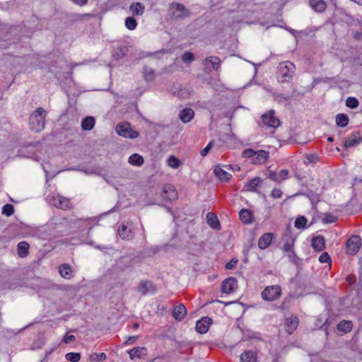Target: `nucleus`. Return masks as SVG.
I'll use <instances>...</instances> for the list:
<instances>
[{"mask_svg":"<svg viewBox=\"0 0 362 362\" xmlns=\"http://www.w3.org/2000/svg\"><path fill=\"white\" fill-rule=\"evenodd\" d=\"M46 112L42 107H38L30 117V128L31 130L39 132L45 125Z\"/></svg>","mask_w":362,"mask_h":362,"instance_id":"nucleus-1","label":"nucleus"},{"mask_svg":"<svg viewBox=\"0 0 362 362\" xmlns=\"http://www.w3.org/2000/svg\"><path fill=\"white\" fill-rule=\"evenodd\" d=\"M296 70L295 65L291 62H283L279 65V81L289 82L292 80Z\"/></svg>","mask_w":362,"mask_h":362,"instance_id":"nucleus-2","label":"nucleus"},{"mask_svg":"<svg viewBox=\"0 0 362 362\" xmlns=\"http://www.w3.org/2000/svg\"><path fill=\"white\" fill-rule=\"evenodd\" d=\"M118 135L127 139H136L139 136V132L132 129L129 122H122L115 127Z\"/></svg>","mask_w":362,"mask_h":362,"instance_id":"nucleus-3","label":"nucleus"},{"mask_svg":"<svg viewBox=\"0 0 362 362\" xmlns=\"http://www.w3.org/2000/svg\"><path fill=\"white\" fill-rule=\"evenodd\" d=\"M281 288L279 285L266 287L262 292V298L266 301H274L280 298Z\"/></svg>","mask_w":362,"mask_h":362,"instance_id":"nucleus-4","label":"nucleus"},{"mask_svg":"<svg viewBox=\"0 0 362 362\" xmlns=\"http://www.w3.org/2000/svg\"><path fill=\"white\" fill-rule=\"evenodd\" d=\"M361 245V240L359 235H352L346 243L347 253L350 255L356 254Z\"/></svg>","mask_w":362,"mask_h":362,"instance_id":"nucleus-5","label":"nucleus"},{"mask_svg":"<svg viewBox=\"0 0 362 362\" xmlns=\"http://www.w3.org/2000/svg\"><path fill=\"white\" fill-rule=\"evenodd\" d=\"M262 119L264 124L269 127L276 128L280 125V120L274 116V110H269L267 113L264 114L262 116Z\"/></svg>","mask_w":362,"mask_h":362,"instance_id":"nucleus-6","label":"nucleus"},{"mask_svg":"<svg viewBox=\"0 0 362 362\" xmlns=\"http://www.w3.org/2000/svg\"><path fill=\"white\" fill-rule=\"evenodd\" d=\"M237 288V280L233 277H230L224 280L221 285L222 292L227 294L233 293Z\"/></svg>","mask_w":362,"mask_h":362,"instance_id":"nucleus-7","label":"nucleus"},{"mask_svg":"<svg viewBox=\"0 0 362 362\" xmlns=\"http://www.w3.org/2000/svg\"><path fill=\"white\" fill-rule=\"evenodd\" d=\"M171 8L174 10L173 16V18H184L189 16V11L181 4H173Z\"/></svg>","mask_w":362,"mask_h":362,"instance_id":"nucleus-8","label":"nucleus"},{"mask_svg":"<svg viewBox=\"0 0 362 362\" xmlns=\"http://www.w3.org/2000/svg\"><path fill=\"white\" fill-rule=\"evenodd\" d=\"M177 197L175 188L172 185H165L162 192V197L167 201H173Z\"/></svg>","mask_w":362,"mask_h":362,"instance_id":"nucleus-9","label":"nucleus"},{"mask_svg":"<svg viewBox=\"0 0 362 362\" xmlns=\"http://www.w3.org/2000/svg\"><path fill=\"white\" fill-rule=\"evenodd\" d=\"M138 291L144 296L150 293H154L155 288L151 282L141 281L138 286Z\"/></svg>","mask_w":362,"mask_h":362,"instance_id":"nucleus-10","label":"nucleus"},{"mask_svg":"<svg viewBox=\"0 0 362 362\" xmlns=\"http://www.w3.org/2000/svg\"><path fill=\"white\" fill-rule=\"evenodd\" d=\"M211 319L205 317L198 320L196 324V330L201 334L206 333L209 327Z\"/></svg>","mask_w":362,"mask_h":362,"instance_id":"nucleus-11","label":"nucleus"},{"mask_svg":"<svg viewBox=\"0 0 362 362\" xmlns=\"http://www.w3.org/2000/svg\"><path fill=\"white\" fill-rule=\"evenodd\" d=\"M298 318L297 317H288L285 320V327L286 332L291 334H292L298 327Z\"/></svg>","mask_w":362,"mask_h":362,"instance_id":"nucleus-12","label":"nucleus"},{"mask_svg":"<svg viewBox=\"0 0 362 362\" xmlns=\"http://www.w3.org/2000/svg\"><path fill=\"white\" fill-rule=\"evenodd\" d=\"M117 231L119 237L124 240H129L133 238L132 230L128 229L127 226L124 223L118 228Z\"/></svg>","mask_w":362,"mask_h":362,"instance_id":"nucleus-13","label":"nucleus"},{"mask_svg":"<svg viewBox=\"0 0 362 362\" xmlns=\"http://www.w3.org/2000/svg\"><path fill=\"white\" fill-rule=\"evenodd\" d=\"M187 314V309L183 304L175 306L173 310V316L175 320L181 321Z\"/></svg>","mask_w":362,"mask_h":362,"instance_id":"nucleus-14","label":"nucleus"},{"mask_svg":"<svg viewBox=\"0 0 362 362\" xmlns=\"http://www.w3.org/2000/svg\"><path fill=\"white\" fill-rule=\"evenodd\" d=\"M269 158V152L264 150H259L256 151L252 163L254 164H262L265 163Z\"/></svg>","mask_w":362,"mask_h":362,"instance_id":"nucleus-15","label":"nucleus"},{"mask_svg":"<svg viewBox=\"0 0 362 362\" xmlns=\"http://www.w3.org/2000/svg\"><path fill=\"white\" fill-rule=\"evenodd\" d=\"M194 116V112L191 108H185L180 112L179 117L184 123L190 122Z\"/></svg>","mask_w":362,"mask_h":362,"instance_id":"nucleus-16","label":"nucleus"},{"mask_svg":"<svg viewBox=\"0 0 362 362\" xmlns=\"http://www.w3.org/2000/svg\"><path fill=\"white\" fill-rule=\"evenodd\" d=\"M272 240V233H264V235H262L258 241V246H259V249L264 250V249L267 248L270 245Z\"/></svg>","mask_w":362,"mask_h":362,"instance_id":"nucleus-17","label":"nucleus"},{"mask_svg":"<svg viewBox=\"0 0 362 362\" xmlns=\"http://www.w3.org/2000/svg\"><path fill=\"white\" fill-rule=\"evenodd\" d=\"M206 222L213 229H221V224L218 217L214 213L209 212L206 214Z\"/></svg>","mask_w":362,"mask_h":362,"instance_id":"nucleus-18","label":"nucleus"},{"mask_svg":"<svg viewBox=\"0 0 362 362\" xmlns=\"http://www.w3.org/2000/svg\"><path fill=\"white\" fill-rule=\"evenodd\" d=\"M240 362H257V356L252 351H245L240 356Z\"/></svg>","mask_w":362,"mask_h":362,"instance_id":"nucleus-19","label":"nucleus"},{"mask_svg":"<svg viewBox=\"0 0 362 362\" xmlns=\"http://www.w3.org/2000/svg\"><path fill=\"white\" fill-rule=\"evenodd\" d=\"M130 358H141L146 355V349L144 347H135L129 351Z\"/></svg>","mask_w":362,"mask_h":362,"instance_id":"nucleus-20","label":"nucleus"},{"mask_svg":"<svg viewBox=\"0 0 362 362\" xmlns=\"http://www.w3.org/2000/svg\"><path fill=\"white\" fill-rule=\"evenodd\" d=\"M59 272L60 275L66 279H70L72 278V268L69 264H62L59 267Z\"/></svg>","mask_w":362,"mask_h":362,"instance_id":"nucleus-21","label":"nucleus"},{"mask_svg":"<svg viewBox=\"0 0 362 362\" xmlns=\"http://www.w3.org/2000/svg\"><path fill=\"white\" fill-rule=\"evenodd\" d=\"M362 141V137H361L359 132H356L353 133L345 141L344 146L346 148L351 147L358 144Z\"/></svg>","mask_w":362,"mask_h":362,"instance_id":"nucleus-22","label":"nucleus"},{"mask_svg":"<svg viewBox=\"0 0 362 362\" xmlns=\"http://www.w3.org/2000/svg\"><path fill=\"white\" fill-rule=\"evenodd\" d=\"M284 245H283V250L284 252H292L294 253L293 248L294 245L295 239L290 235H286L284 237Z\"/></svg>","mask_w":362,"mask_h":362,"instance_id":"nucleus-23","label":"nucleus"},{"mask_svg":"<svg viewBox=\"0 0 362 362\" xmlns=\"http://www.w3.org/2000/svg\"><path fill=\"white\" fill-rule=\"evenodd\" d=\"M310 6L316 12H323L327 8V4L323 0H310Z\"/></svg>","mask_w":362,"mask_h":362,"instance_id":"nucleus-24","label":"nucleus"},{"mask_svg":"<svg viewBox=\"0 0 362 362\" xmlns=\"http://www.w3.org/2000/svg\"><path fill=\"white\" fill-rule=\"evenodd\" d=\"M210 63L214 70L219 69L221 66V59L218 57H209L206 58L202 64L204 66L208 67V64Z\"/></svg>","mask_w":362,"mask_h":362,"instance_id":"nucleus-25","label":"nucleus"},{"mask_svg":"<svg viewBox=\"0 0 362 362\" xmlns=\"http://www.w3.org/2000/svg\"><path fill=\"white\" fill-rule=\"evenodd\" d=\"M312 247L317 252H321L325 248V239L322 236H317L312 240Z\"/></svg>","mask_w":362,"mask_h":362,"instance_id":"nucleus-26","label":"nucleus"},{"mask_svg":"<svg viewBox=\"0 0 362 362\" xmlns=\"http://www.w3.org/2000/svg\"><path fill=\"white\" fill-rule=\"evenodd\" d=\"M214 174L221 181H228L231 177V175L221 168L220 166H216Z\"/></svg>","mask_w":362,"mask_h":362,"instance_id":"nucleus-27","label":"nucleus"},{"mask_svg":"<svg viewBox=\"0 0 362 362\" xmlns=\"http://www.w3.org/2000/svg\"><path fill=\"white\" fill-rule=\"evenodd\" d=\"M29 244L25 241L20 242L17 245L18 255L24 258L28 255Z\"/></svg>","mask_w":362,"mask_h":362,"instance_id":"nucleus-28","label":"nucleus"},{"mask_svg":"<svg viewBox=\"0 0 362 362\" xmlns=\"http://www.w3.org/2000/svg\"><path fill=\"white\" fill-rule=\"evenodd\" d=\"M239 216L242 222L245 224L251 223L252 222V214L247 209L240 210Z\"/></svg>","mask_w":362,"mask_h":362,"instance_id":"nucleus-29","label":"nucleus"},{"mask_svg":"<svg viewBox=\"0 0 362 362\" xmlns=\"http://www.w3.org/2000/svg\"><path fill=\"white\" fill-rule=\"evenodd\" d=\"M129 10L134 16H141L144 12V6L136 2L131 4Z\"/></svg>","mask_w":362,"mask_h":362,"instance_id":"nucleus-30","label":"nucleus"},{"mask_svg":"<svg viewBox=\"0 0 362 362\" xmlns=\"http://www.w3.org/2000/svg\"><path fill=\"white\" fill-rule=\"evenodd\" d=\"M144 162V158L138 153H134L129 158V163L133 165L141 166Z\"/></svg>","mask_w":362,"mask_h":362,"instance_id":"nucleus-31","label":"nucleus"},{"mask_svg":"<svg viewBox=\"0 0 362 362\" xmlns=\"http://www.w3.org/2000/svg\"><path fill=\"white\" fill-rule=\"evenodd\" d=\"M95 119L93 117H86L81 123V127L83 130H91L95 125Z\"/></svg>","mask_w":362,"mask_h":362,"instance_id":"nucleus-32","label":"nucleus"},{"mask_svg":"<svg viewBox=\"0 0 362 362\" xmlns=\"http://www.w3.org/2000/svg\"><path fill=\"white\" fill-rule=\"evenodd\" d=\"M143 74L144 79L148 81H153L156 77V73L154 70L148 66H144L143 69Z\"/></svg>","mask_w":362,"mask_h":362,"instance_id":"nucleus-33","label":"nucleus"},{"mask_svg":"<svg viewBox=\"0 0 362 362\" xmlns=\"http://www.w3.org/2000/svg\"><path fill=\"white\" fill-rule=\"evenodd\" d=\"M261 181V179L258 177H256L254 179L251 180L245 185L247 190L252 192L255 191L256 187L259 185Z\"/></svg>","mask_w":362,"mask_h":362,"instance_id":"nucleus-34","label":"nucleus"},{"mask_svg":"<svg viewBox=\"0 0 362 362\" xmlns=\"http://www.w3.org/2000/svg\"><path fill=\"white\" fill-rule=\"evenodd\" d=\"M337 329L345 333L349 332L352 329V322L351 321L342 320L338 324Z\"/></svg>","mask_w":362,"mask_h":362,"instance_id":"nucleus-35","label":"nucleus"},{"mask_svg":"<svg viewBox=\"0 0 362 362\" xmlns=\"http://www.w3.org/2000/svg\"><path fill=\"white\" fill-rule=\"evenodd\" d=\"M336 122L337 125L344 127L349 123V117L344 114H338L336 117Z\"/></svg>","mask_w":362,"mask_h":362,"instance_id":"nucleus-36","label":"nucleus"},{"mask_svg":"<svg viewBox=\"0 0 362 362\" xmlns=\"http://www.w3.org/2000/svg\"><path fill=\"white\" fill-rule=\"evenodd\" d=\"M169 167L177 169L181 165L180 160L174 156H170L167 160Z\"/></svg>","mask_w":362,"mask_h":362,"instance_id":"nucleus-37","label":"nucleus"},{"mask_svg":"<svg viewBox=\"0 0 362 362\" xmlns=\"http://www.w3.org/2000/svg\"><path fill=\"white\" fill-rule=\"evenodd\" d=\"M107 358L105 353H94L89 356V360L91 362H102Z\"/></svg>","mask_w":362,"mask_h":362,"instance_id":"nucleus-38","label":"nucleus"},{"mask_svg":"<svg viewBox=\"0 0 362 362\" xmlns=\"http://www.w3.org/2000/svg\"><path fill=\"white\" fill-rule=\"evenodd\" d=\"M59 203V207L61 209L66 210L71 208V204L69 202V199L61 196L60 201L58 202Z\"/></svg>","mask_w":362,"mask_h":362,"instance_id":"nucleus-39","label":"nucleus"},{"mask_svg":"<svg viewBox=\"0 0 362 362\" xmlns=\"http://www.w3.org/2000/svg\"><path fill=\"white\" fill-rule=\"evenodd\" d=\"M307 218L305 216H299L296 219L294 226L298 229H304L305 228Z\"/></svg>","mask_w":362,"mask_h":362,"instance_id":"nucleus-40","label":"nucleus"},{"mask_svg":"<svg viewBox=\"0 0 362 362\" xmlns=\"http://www.w3.org/2000/svg\"><path fill=\"white\" fill-rule=\"evenodd\" d=\"M125 26L130 30H134L137 26V22L133 17H127L125 19Z\"/></svg>","mask_w":362,"mask_h":362,"instance_id":"nucleus-41","label":"nucleus"},{"mask_svg":"<svg viewBox=\"0 0 362 362\" xmlns=\"http://www.w3.org/2000/svg\"><path fill=\"white\" fill-rule=\"evenodd\" d=\"M65 358L67 361L71 362H78L81 359V354L79 353H68L66 354Z\"/></svg>","mask_w":362,"mask_h":362,"instance_id":"nucleus-42","label":"nucleus"},{"mask_svg":"<svg viewBox=\"0 0 362 362\" xmlns=\"http://www.w3.org/2000/svg\"><path fill=\"white\" fill-rule=\"evenodd\" d=\"M358 104L359 103H358V100L356 98H352V97H349L346 101V106H348L349 107H350L351 109H354V108H356V107H358Z\"/></svg>","mask_w":362,"mask_h":362,"instance_id":"nucleus-43","label":"nucleus"},{"mask_svg":"<svg viewBox=\"0 0 362 362\" xmlns=\"http://www.w3.org/2000/svg\"><path fill=\"white\" fill-rule=\"evenodd\" d=\"M2 213L7 216H11L14 213V208L13 205L9 204L4 205L2 208Z\"/></svg>","mask_w":362,"mask_h":362,"instance_id":"nucleus-44","label":"nucleus"},{"mask_svg":"<svg viewBox=\"0 0 362 362\" xmlns=\"http://www.w3.org/2000/svg\"><path fill=\"white\" fill-rule=\"evenodd\" d=\"M182 59L185 63H190L194 59V57L192 52H186L182 54Z\"/></svg>","mask_w":362,"mask_h":362,"instance_id":"nucleus-45","label":"nucleus"},{"mask_svg":"<svg viewBox=\"0 0 362 362\" xmlns=\"http://www.w3.org/2000/svg\"><path fill=\"white\" fill-rule=\"evenodd\" d=\"M337 220V218L331 214H325L324 217L322 218V222L324 223H332Z\"/></svg>","mask_w":362,"mask_h":362,"instance_id":"nucleus-46","label":"nucleus"},{"mask_svg":"<svg viewBox=\"0 0 362 362\" xmlns=\"http://www.w3.org/2000/svg\"><path fill=\"white\" fill-rule=\"evenodd\" d=\"M256 155V151L252 148H247L243 152V156L244 158H250L253 160L255 156Z\"/></svg>","mask_w":362,"mask_h":362,"instance_id":"nucleus-47","label":"nucleus"},{"mask_svg":"<svg viewBox=\"0 0 362 362\" xmlns=\"http://www.w3.org/2000/svg\"><path fill=\"white\" fill-rule=\"evenodd\" d=\"M60 198H61V195H59V194L53 195L49 198V202L52 206H54L58 208L59 204V203L58 202L60 201Z\"/></svg>","mask_w":362,"mask_h":362,"instance_id":"nucleus-48","label":"nucleus"},{"mask_svg":"<svg viewBox=\"0 0 362 362\" xmlns=\"http://www.w3.org/2000/svg\"><path fill=\"white\" fill-rule=\"evenodd\" d=\"M319 261L321 263H329L330 264L331 257L327 252H325L320 256Z\"/></svg>","mask_w":362,"mask_h":362,"instance_id":"nucleus-49","label":"nucleus"},{"mask_svg":"<svg viewBox=\"0 0 362 362\" xmlns=\"http://www.w3.org/2000/svg\"><path fill=\"white\" fill-rule=\"evenodd\" d=\"M271 196L274 199H279L282 197V192L279 188H274L271 192Z\"/></svg>","mask_w":362,"mask_h":362,"instance_id":"nucleus-50","label":"nucleus"},{"mask_svg":"<svg viewBox=\"0 0 362 362\" xmlns=\"http://www.w3.org/2000/svg\"><path fill=\"white\" fill-rule=\"evenodd\" d=\"M214 145V141H211L208 145L201 151L200 152V154L202 155V156H205L207 155V153H209V151L211 150V148H212Z\"/></svg>","mask_w":362,"mask_h":362,"instance_id":"nucleus-51","label":"nucleus"},{"mask_svg":"<svg viewBox=\"0 0 362 362\" xmlns=\"http://www.w3.org/2000/svg\"><path fill=\"white\" fill-rule=\"evenodd\" d=\"M288 175V171L287 170H281L277 175L279 182H281V181L286 179Z\"/></svg>","mask_w":362,"mask_h":362,"instance_id":"nucleus-52","label":"nucleus"},{"mask_svg":"<svg viewBox=\"0 0 362 362\" xmlns=\"http://www.w3.org/2000/svg\"><path fill=\"white\" fill-rule=\"evenodd\" d=\"M238 263L237 259H231L229 262H228L226 265V268L227 269H233L236 267V264Z\"/></svg>","mask_w":362,"mask_h":362,"instance_id":"nucleus-53","label":"nucleus"},{"mask_svg":"<svg viewBox=\"0 0 362 362\" xmlns=\"http://www.w3.org/2000/svg\"><path fill=\"white\" fill-rule=\"evenodd\" d=\"M267 177L274 182H279L278 175L275 172L269 171Z\"/></svg>","mask_w":362,"mask_h":362,"instance_id":"nucleus-54","label":"nucleus"},{"mask_svg":"<svg viewBox=\"0 0 362 362\" xmlns=\"http://www.w3.org/2000/svg\"><path fill=\"white\" fill-rule=\"evenodd\" d=\"M74 340H75V336H74V335H66L64 338V341L66 344L70 343V342L73 341Z\"/></svg>","mask_w":362,"mask_h":362,"instance_id":"nucleus-55","label":"nucleus"},{"mask_svg":"<svg viewBox=\"0 0 362 362\" xmlns=\"http://www.w3.org/2000/svg\"><path fill=\"white\" fill-rule=\"evenodd\" d=\"M276 99L279 100H288L290 99V97L289 96H286V95H278L276 96Z\"/></svg>","mask_w":362,"mask_h":362,"instance_id":"nucleus-56","label":"nucleus"},{"mask_svg":"<svg viewBox=\"0 0 362 362\" xmlns=\"http://www.w3.org/2000/svg\"><path fill=\"white\" fill-rule=\"evenodd\" d=\"M74 2L79 6H83L87 4L88 0H73Z\"/></svg>","mask_w":362,"mask_h":362,"instance_id":"nucleus-57","label":"nucleus"},{"mask_svg":"<svg viewBox=\"0 0 362 362\" xmlns=\"http://www.w3.org/2000/svg\"><path fill=\"white\" fill-rule=\"evenodd\" d=\"M137 338H138L137 337H131L129 338L127 342L128 341H134L137 339Z\"/></svg>","mask_w":362,"mask_h":362,"instance_id":"nucleus-58","label":"nucleus"},{"mask_svg":"<svg viewBox=\"0 0 362 362\" xmlns=\"http://www.w3.org/2000/svg\"><path fill=\"white\" fill-rule=\"evenodd\" d=\"M138 327H139V324L138 323L134 324V329H137Z\"/></svg>","mask_w":362,"mask_h":362,"instance_id":"nucleus-59","label":"nucleus"},{"mask_svg":"<svg viewBox=\"0 0 362 362\" xmlns=\"http://www.w3.org/2000/svg\"><path fill=\"white\" fill-rule=\"evenodd\" d=\"M327 140H328V141H329V142H332L334 139H333V138H332V137H329V138L327 139Z\"/></svg>","mask_w":362,"mask_h":362,"instance_id":"nucleus-60","label":"nucleus"}]
</instances>
